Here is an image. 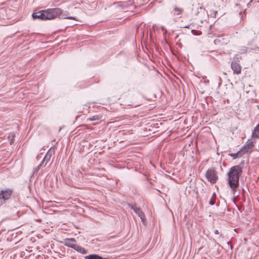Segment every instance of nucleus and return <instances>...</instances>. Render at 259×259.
Instances as JSON below:
<instances>
[{
	"mask_svg": "<svg viewBox=\"0 0 259 259\" xmlns=\"http://www.w3.org/2000/svg\"><path fill=\"white\" fill-rule=\"evenodd\" d=\"M68 12L64 13L60 8L48 9L42 10L32 14V18L34 20L38 19L41 20H51L57 17H61L63 19H69L76 20L74 17L69 16Z\"/></svg>",
	"mask_w": 259,
	"mask_h": 259,
	"instance_id": "1",
	"label": "nucleus"
},
{
	"mask_svg": "<svg viewBox=\"0 0 259 259\" xmlns=\"http://www.w3.org/2000/svg\"><path fill=\"white\" fill-rule=\"evenodd\" d=\"M242 173V167L239 165L232 166L227 173L228 184L233 191L239 185V178Z\"/></svg>",
	"mask_w": 259,
	"mask_h": 259,
	"instance_id": "2",
	"label": "nucleus"
},
{
	"mask_svg": "<svg viewBox=\"0 0 259 259\" xmlns=\"http://www.w3.org/2000/svg\"><path fill=\"white\" fill-rule=\"evenodd\" d=\"M12 191L8 189L0 191V205H3L12 195Z\"/></svg>",
	"mask_w": 259,
	"mask_h": 259,
	"instance_id": "3",
	"label": "nucleus"
},
{
	"mask_svg": "<svg viewBox=\"0 0 259 259\" xmlns=\"http://www.w3.org/2000/svg\"><path fill=\"white\" fill-rule=\"evenodd\" d=\"M206 177L207 180L211 184H214L218 180L216 171L213 169H209L206 172Z\"/></svg>",
	"mask_w": 259,
	"mask_h": 259,
	"instance_id": "4",
	"label": "nucleus"
},
{
	"mask_svg": "<svg viewBox=\"0 0 259 259\" xmlns=\"http://www.w3.org/2000/svg\"><path fill=\"white\" fill-rule=\"evenodd\" d=\"M229 42V37L228 35L222 34L219 35L214 40L215 45H225Z\"/></svg>",
	"mask_w": 259,
	"mask_h": 259,
	"instance_id": "5",
	"label": "nucleus"
},
{
	"mask_svg": "<svg viewBox=\"0 0 259 259\" xmlns=\"http://www.w3.org/2000/svg\"><path fill=\"white\" fill-rule=\"evenodd\" d=\"M131 208L134 211V212L138 215L141 219L142 222H144L145 218V214L142 211L140 208L138 207L136 205H130Z\"/></svg>",
	"mask_w": 259,
	"mask_h": 259,
	"instance_id": "6",
	"label": "nucleus"
},
{
	"mask_svg": "<svg viewBox=\"0 0 259 259\" xmlns=\"http://www.w3.org/2000/svg\"><path fill=\"white\" fill-rule=\"evenodd\" d=\"M231 68L234 73L239 74L241 72V67L240 65L235 60L232 61L231 63Z\"/></svg>",
	"mask_w": 259,
	"mask_h": 259,
	"instance_id": "7",
	"label": "nucleus"
},
{
	"mask_svg": "<svg viewBox=\"0 0 259 259\" xmlns=\"http://www.w3.org/2000/svg\"><path fill=\"white\" fill-rule=\"evenodd\" d=\"M133 1L129 0L125 2H119L117 3L118 6L120 7L122 10H125L129 7H132Z\"/></svg>",
	"mask_w": 259,
	"mask_h": 259,
	"instance_id": "8",
	"label": "nucleus"
},
{
	"mask_svg": "<svg viewBox=\"0 0 259 259\" xmlns=\"http://www.w3.org/2000/svg\"><path fill=\"white\" fill-rule=\"evenodd\" d=\"M75 242L76 240L74 238H66L64 240V244L66 246L73 249L75 244L73 243Z\"/></svg>",
	"mask_w": 259,
	"mask_h": 259,
	"instance_id": "9",
	"label": "nucleus"
},
{
	"mask_svg": "<svg viewBox=\"0 0 259 259\" xmlns=\"http://www.w3.org/2000/svg\"><path fill=\"white\" fill-rule=\"evenodd\" d=\"M52 151L51 149H50L47 154H46L45 157L44 158L42 161L41 162H44V163L45 162V164L44 166H45L47 163L50 160L51 158L52 157Z\"/></svg>",
	"mask_w": 259,
	"mask_h": 259,
	"instance_id": "10",
	"label": "nucleus"
},
{
	"mask_svg": "<svg viewBox=\"0 0 259 259\" xmlns=\"http://www.w3.org/2000/svg\"><path fill=\"white\" fill-rule=\"evenodd\" d=\"M73 249L76 250V251L79 252V253H81L83 254H87V250L84 248L83 247L80 246V245H75Z\"/></svg>",
	"mask_w": 259,
	"mask_h": 259,
	"instance_id": "11",
	"label": "nucleus"
},
{
	"mask_svg": "<svg viewBox=\"0 0 259 259\" xmlns=\"http://www.w3.org/2000/svg\"><path fill=\"white\" fill-rule=\"evenodd\" d=\"M250 148L247 145H245L240 151L238 152V155L241 156L242 155L247 153L250 150Z\"/></svg>",
	"mask_w": 259,
	"mask_h": 259,
	"instance_id": "12",
	"label": "nucleus"
},
{
	"mask_svg": "<svg viewBox=\"0 0 259 259\" xmlns=\"http://www.w3.org/2000/svg\"><path fill=\"white\" fill-rule=\"evenodd\" d=\"M85 259H100L101 256L96 254H90L89 255H87L84 257Z\"/></svg>",
	"mask_w": 259,
	"mask_h": 259,
	"instance_id": "13",
	"label": "nucleus"
},
{
	"mask_svg": "<svg viewBox=\"0 0 259 259\" xmlns=\"http://www.w3.org/2000/svg\"><path fill=\"white\" fill-rule=\"evenodd\" d=\"M174 15H179L182 12V10L179 8L175 7L174 9Z\"/></svg>",
	"mask_w": 259,
	"mask_h": 259,
	"instance_id": "14",
	"label": "nucleus"
},
{
	"mask_svg": "<svg viewBox=\"0 0 259 259\" xmlns=\"http://www.w3.org/2000/svg\"><path fill=\"white\" fill-rule=\"evenodd\" d=\"M252 136L254 137H258L259 136V123L255 128L254 132L252 133Z\"/></svg>",
	"mask_w": 259,
	"mask_h": 259,
	"instance_id": "15",
	"label": "nucleus"
},
{
	"mask_svg": "<svg viewBox=\"0 0 259 259\" xmlns=\"http://www.w3.org/2000/svg\"><path fill=\"white\" fill-rule=\"evenodd\" d=\"M43 165L44 166V162H41V163L37 167H36L35 168H34L33 172L34 173L37 172L38 171V170L40 169L41 166H42Z\"/></svg>",
	"mask_w": 259,
	"mask_h": 259,
	"instance_id": "16",
	"label": "nucleus"
},
{
	"mask_svg": "<svg viewBox=\"0 0 259 259\" xmlns=\"http://www.w3.org/2000/svg\"><path fill=\"white\" fill-rule=\"evenodd\" d=\"M99 119H100V117L98 115H95L89 118V120L91 121L98 120Z\"/></svg>",
	"mask_w": 259,
	"mask_h": 259,
	"instance_id": "17",
	"label": "nucleus"
},
{
	"mask_svg": "<svg viewBox=\"0 0 259 259\" xmlns=\"http://www.w3.org/2000/svg\"><path fill=\"white\" fill-rule=\"evenodd\" d=\"M209 203L211 205H213L215 204V200H212V199H211L209 202Z\"/></svg>",
	"mask_w": 259,
	"mask_h": 259,
	"instance_id": "18",
	"label": "nucleus"
},
{
	"mask_svg": "<svg viewBox=\"0 0 259 259\" xmlns=\"http://www.w3.org/2000/svg\"><path fill=\"white\" fill-rule=\"evenodd\" d=\"M247 145L250 148V149H251L253 147V145L252 142H250L249 143L247 144Z\"/></svg>",
	"mask_w": 259,
	"mask_h": 259,
	"instance_id": "19",
	"label": "nucleus"
},
{
	"mask_svg": "<svg viewBox=\"0 0 259 259\" xmlns=\"http://www.w3.org/2000/svg\"><path fill=\"white\" fill-rule=\"evenodd\" d=\"M217 11H213L212 13L210 14V15L212 16V17H214Z\"/></svg>",
	"mask_w": 259,
	"mask_h": 259,
	"instance_id": "20",
	"label": "nucleus"
},
{
	"mask_svg": "<svg viewBox=\"0 0 259 259\" xmlns=\"http://www.w3.org/2000/svg\"><path fill=\"white\" fill-rule=\"evenodd\" d=\"M214 233L216 234H218L219 233L218 230H215L214 231Z\"/></svg>",
	"mask_w": 259,
	"mask_h": 259,
	"instance_id": "21",
	"label": "nucleus"
},
{
	"mask_svg": "<svg viewBox=\"0 0 259 259\" xmlns=\"http://www.w3.org/2000/svg\"><path fill=\"white\" fill-rule=\"evenodd\" d=\"M100 259H110V258H106V257H102V256H101V258Z\"/></svg>",
	"mask_w": 259,
	"mask_h": 259,
	"instance_id": "22",
	"label": "nucleus"
},
{
	"mask_svg": "<svg viewBox=\"0 0 259 259\" xmlns=\"http://www.w3.org/2000/svg\"><path fill=\"white\" fill-rule=\"evenodd\" d=\"M199 9H200V10H202V8L201 7H200L199 8Z\"/></svg>",
	"mask_w": 259,
	"mask_h": 259,
	"instance_id": "23",
	"label": "nucleus"
},
{
	"mask_svg": "<svg viewBox=\"0 0 259 259\" xmlns=\"http://www.w3.org/2000/svg\"><path fill=\"white\" fill-rule=\"evenodd\" d=\"M214 195H215V193H213V195H212V196L213 197Z\"/></svg>",
	"mask_w": 259,
	"mask_h": 259,
	"instance_id": "24",
	"label": "nucleus"
}]
</instances>
